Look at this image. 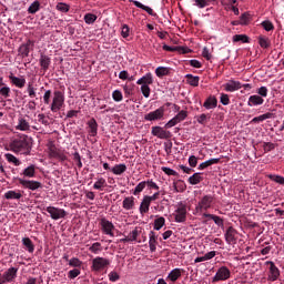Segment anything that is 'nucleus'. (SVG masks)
Listing matches in <instances>:
<instances>
[{
    "label": "nucleus",
    "instance_id": "obj_8",
    "mask_svg": "<svg viewBox=\"0 0 284 284\" xmlns=\"http://www.w3.org/2000/svg\"><path fill=\"white\" fill-rule=\"evenodd\" d=\"M45 211L48 212V214H50L53 221H59V219H65L68 216V212L60 207L48 206Z\"/></svg>",
    "mask_w": 284,
    "mask_h": 284
},
{
    "label": "nucleus",
    "instance_id": "obj_25",
    "mask_svg": "<svg viewBox=\"0 0 284 284\" xmlns=\"http://www.w3.org/2000/svg\"><path fill=\"white\" fill-rule=\"evenodd\" d=\"M138 85H152L154 83V78L152 77V73H146L141 79L136 81Z\"/></svg>",
    "mask_w": 284,
    "mask_h": 284
},
{
    "label": "nucleus",
    "instance_id": "obj_52",
    "mask_svg": "<svg viewBox=\"0 0 284 284\" xmlns=\"http://www.w3.org/2000/svg\"><path fill=\"white\" fill-rule=\"evenodd\" d=\"M112 99H113V101L119 103V102L123 101V93L119 90H114L112 93Z\"/></svg>",
    "mask_w": 284,
    "mask_h": 284
},
{
    "label": "nucleus",
    "instance_id": "obj_33",
    "mask_svg": "<svg viewBox=\"0 0 284 284\" xmlns=\"http://www.w3.org/2000/svg\"><path fill=\"white\" fill-rule=\"evenodd\" d=\"M267 119H274V113L267 112L260 116H255L252 119V123H262L263 121H267Z\"/></svg>",
    "mask_w": 284,
    "mask_h": 284
},
{
    "label": "nucleus",
    "instance_id": "obj_59",
    "mask_svg": "<svg viewBox=\"0 0 284 284\" xmlns=\"http://www.w3.org/2000/svg\"><path fill=\"white\" fill-rule=\"evenodd\" d=\"M128 239L130 242L132 241H139V229L135 227L132 232L129 233Z\"/></svg>",
    "mask_w": 284,
    "mask_h": 284
},
{
    "label": "nucleus",
    "instance_id": "obj_64",
    "mask_svg": "<svg viewBox=\"0 0 284 284\" xmlns=\"http://www.w3.org/2000/svg\"><path fill=\"white\" fill-rule=\"evenodd\" d=\"M0 97H3L4 99H9L10 97V88L3 87L0 89Z\"/></svg>",
    "mask_w": 284,
    "mask_h": 284
},
{
    "label": "nucleus",
    "instance_id": "obj_45",
    "mask_svg": "<svg viewBox=\"0 0 284 284\" xmlns=\"http://www.w3.org/2000/svg\"><path fill=\"white\" fill-rule=\"evenodd\" d=\"M4 156L9 163H13V165L17 166L21 165V161H19V159H17V156H14L13 154L7 153Z\"/></svg>",
    "mask_w": 284,
    "mask_h": 284
},
{
    "label": "nucleus",
    "instance_id": "obj_5",
    "mask_svg": "<svg viewBox=\"0 0 284 284\" xmlns=\"http://www.w3.org/2000/svg\"><path fill=\"white\" fill-rule=\"evenodd\" d=\"M17 181L20 185H22V187H24V190H31L32 192L41 190V187H43V184H41V182L39 181L26 180L23 178H18Z\"/></svg>",
    "mask_w": 284,
    "mask_h": 284
},
{
    "label": "nucleus",
    "instance_id": "obj_19",
    "mask_svg": "<svg viewBox=\"0 0 284 284\" xmlns=\"http://www.w3.org/2000/svg\"><path fill=\"white\" fill-rule=\"evenodd\" d=\"M263 103H265V100L258 94L251 95L247 101L248 108H255L256 105H263Z\"/></svg>",
    "mask_w": 284,
    "mask_h": 284
},
{
    "label": "nucleus",
    "instance_id": "obj_63",
    "mask_svg": "<svg viewBox=\"0 0 284 284\" xmlns=\"http://www.w3.org/2000/svg\"><path fill=\"white\" fill-rule=\"evenodd\" d=\"M220 103H222V105H230V95L221 93Z\"/></svg>",
    "mask_w": 284,
    "mask_h": 284
},
{
    "label": "nucleus",
    "instance_id": "obj_32",
    "mask_svg": "<svg viewBox=\"0 0 284 284\" xmlns=\"http://www.w3.org/2000/svg\"><path fill=\"white\" fill-rule=\"evenodd\" d=\"M22 245H24V248L27 250V252H29V254L34 253V243H32V240H30V237H23Z\"/></svg>",
    "mask_w": 284,
    "mask_h": 284
},
{
    "label": "nucleus",
    "instance_id": "obj_11",
    "mask_svg": "<svg viewBox=\"0 0 284 284\" xmlns=\"http://www.w3.org/2000/svg\"><path fill=\"white\" fill-rule=\"evenodd\" d=\"M151 134L158 139H172V132L164 130L162 126H152Z\"/></svg>",
    "mask_w": 284,
    "mask_h": 284
},
{
    "label": "nucleus",
    "instance_id": "obj_37",
    "mask_svg": "<svg viewBox=\"0 0 284 284\" xmlns=\"http://www.w3.org/2000/svg\"><path fill=\"white\" fill-rule=\"evenodd\" d=\"M122 207L124 210H133L134 209V196H128L122 202Z\"/></svg>",
    "mask_w": 284,
    "mask_h": 284
},
{
    "label": "nucleus",
    "instance_id": "obj_13",
    "mask_svg": "<svg viewBox=\"0 0 284 284\" xmlns=\"http://www.w3.org/2000/svg\"><path fill=\"white\" fill-rule=\"evenodd\" d=\"M236 234H239V232L236 229H234V226H229L226 229L224 239L229 245H236Z\"/></svg>",
    "mask_w": 284,
    "mask_h": 284
},
{
    "label": "nucleus",
    "instance_id": "obj_16",
    "mask_svg": "<svg viewBox=\"0 0 284 284\" xmlns=\"http://www.w3.org/2000/svg\"><path fill=\"white\" fill-rule=\"evenodd\" d=\"M30 48H34V41H32V40H28L26 43L21 44L18 49V52L23 58L29 57Z\"/></svg>",
    "mask_w": 284,
    "mask_h": 284
},
{
    "label": "nucleus",
    "instance_id": "obj_4",
    "mask_svg": "<svg viewBox=\"0 0 284 284\" xmlns=\"http://www.w3.org/2000/svg\"><path fill=\"white\" fill-rule=\"evenodd\" d=\"M212 203H214V196L204 195L195 206V211L199 212H207L210 207H212Z\"/></svg>",
    "mask_w": 284,
    "mask_h": 284
},
{
    "label": "nucleus",
    "instance_id": "obj_42",
    "mask_svg": "<svg viewBox=\"0 0 284 284\" xmlns=\"http://www.w3.org/2000/svg\"><path fill=\"white\" fill-rule=\"evenodd\" d=\"M17 130H21L22 132H26V131L30 130V123H28V121H26V119L21 118V119H19Z\"/></svg>",
    "mask_w": 284,
    "mask_h": 284
},
{
    "label": "nucleus",
    "instance_id": "obj_10",
    "mask_svg": "<svg viewBox=\"0 0 284 284\" xmlns=\"http://www.w3.org/2000/svg\"><path fill=\"white\" fill-rule=\"evenodd\" d=\"M163 116H165V108L160 106L155 111L146 113L144 121H162Z\"/></svg>",
    "mask_w": 284,
    "mask_h": 284
},
{
    "label": "nucleus",
    "instance_id": "obj_26",
    "mask_svg": "<svg viewBox=\"0 0 284 284\" xmlns=\"http://www.w3.org/2000/svg\"><path fill=\"white\" fill-rule=\"evenodd\" d=\"M203 217L204 219H211V221H214V223H215V225H217V227H223V225H224L223 219L219 215H214V214H210V213H203Z\"/></svg>",
    "mask_w": 284,
    "mask_h": 284
},
{
    "label": "nucleus",
    "instance_id": "obj_24",
    "mask_svg": "<svg viewBox=\"0 0 284 284\" xmlns=\"http://www.w3.org/2000/svg\"><path fill=\"white\" fill-rule=\"evenodd\" d=\"M36 175H37V166H34V164L29 165L21 173V176H24L27 179H34Z\"/></svg>",
    "mask_w": 284,
    "mask_h": 284
},
{
    "label": "nucleus",
    "instance_id": "obj_21",
    "mask_svg": "<svg viewBox=\"0 0 284 284\" xmlns=\"http://www.w3.org/2000/svg\"><path fill=\"white\" fill-rule=\"evenodd\" d=\"M4 199H7V201H19L20 199H23V194L21 193V191H7L4 193Z\"/></svg>",
    "mask_w": 284,
    "mask_h": 284
},
{
    "label": "nucleus",
    "instance_id": "obj_51",
    "mask_svg": "<svg viewBox=\"0 0 284 284\" xmlns=\"http://www.w3.org/2000/svg\"><path fill=\"white\" fill-rule=\"evenodd\" d=\"M175 119L179 123H181L182 121H185L187 119V111L185 110L179 111V113L175 115Z\"/></svg>",
    "mask_w": 284,
    "mask_h": 284
},
{
    "label": "nucleus",
    "instance_id": "obj_57",
    "mask_svg": "<svg viewBox=\"0 0 284 284\" xmlns=\"http://www.w3.org/2000/svg\"><path fill=\"white\" fill-rule=\"evenodd\" d=\"M162 172H164V174H166L168 176H179V173L168 166H162L161 168Z\"/></svg>",
    "mask_w": 284,
    "mask_h": 284
},
{
    "label": "nucleus",
    "instance_id": "obj_53",
    "mask_svg": "<svg viewBox=\"0 0 284 284\" xmlns=\"http://www.w3.org/2000/svg\"><path fill=\"white\" fill-rule=\"evenodd\" d=\"M197 123H200V125H205V123H207V121H210V115L202 113L201 115H199L196 118Z\"/></svg>",
    "mask_w": 284,
    "mask_h": 284
},
{
    "label": "nucleus",
    "instance_id": "obj_27",
    "mask_svg": "<svg viewBox=\"0 0 284 284\" xmlns=\"http://www.w3.org/2000/svg\"><path fill=\"white\" fill-rule=\"evenodd\" d=\"M219 163H221V158H213V159H210L205 162H202L199 165L197 170H205V169L210 168L211 165H216Z\"/></svg>",
    "mask_w": 284,
    "mask_h": 284
},
{
    "label": "nucleus",
    "instance_id": "obj_30",
    "mask_svg": "<svg viewBox=\"0 0 284 284\" xmlns=\"http://www.w3.org/2000/svg\"><path fill=\"white\" fill-rule=\"evenodd\" d=\"M216 105H219V100H216L215 97H209L205 100L203 108H205L206 110H213V108H216Z\"/></svg>",
    "mask_w": 284,
    "mask_h": 284
},
{
    "label": "nucleus",
    "instance_id": "obj_31",
    "mask_svg": "<svg viewBox=\"0 0 284 284\" xmlns=\"http://www.w3.org/2000/svg\"><path fill=\"white\" fill-rule=\"evenodd\" d=\"M181 274H183L182 268H174L169 273L168 278L169 281H172V283H175V281H179V278H181Z\"/></svg>",
    "mask_w": 284,
    "mask_h": 284
},
{
    "label": "nucleus",
    "instance_id": "obj_40",
    "mask_svg": "<svg viewBox=\"0 0 284 284\" xmlns=\"http://www.w3.org/2000/svg\"><path fill=\"white\" fill-rule=\"evenodd\" d=\"M39 10H41V2H39V0H36L33 3L30 4V7L28 8V13L29 14H37V12H39Z\"/></svg>",
    "mask_w": 284,
    "mask_h": 284
},
{
    "label": "nucleus",
    "instance_id": "obj_38",
    "mask_svg": "<svg viewBox=\"0 0 284 284\" xmlns=\"http://www.w3.org/2000/svg\"><path fill=\"white\" fill-rule=\"evenodd\" d=\"M128 166L125 164H115L114 168L111 169L116 176H121L124 172H126Z\"/></svg>",
    "mask_w": 284,
    "mask_h": 284
},
{
    "label": "nucleus",
    "instance_id": "obj_2",
    "mask_svg": "<svg viewBox=\"0 0 284 284\" xmlns=\"http://www.w3.org/2000/svg\"><path fill=\"white\" fill-rule=\"evenodd\" d=\"M64 104L65 95L59 90L54 91L52 103L50 106L51 112H59V110H61V108H63Z\"/></svg>",
    "mask_w": 284,
    "mask_h": 284
},
{
    "label": "nucleus",
    "instance_id": "obj_44",
    "mask_svg": "<svg viewBox=\"0 0 284 284\" xmlns=\"http://www.w3.org/2000/svg\"><path fill=\"white\" fill-rule=\"evenodd\" d=\"M89 252H92V254H100V252H103V247L101 246V243L95 242L89 247Z\"/></svg>",
    "mask_w": 284,
    "mask_h": 284
},
{
    "label": "nucleus",
    "instance_id": "obj_49",
    "mask_svg": "<svg viewBox=\"0 0 284 284\" xmlns=\"http://www.w3.org/2000/svg\"><path fill=\"white\" fill-rule=\"evenodd\" d=\"M125 97H130L134 93V83L125 84L123 87Z\"/></svg>",
    "mask_w": 284,
    "mask_h": 284
},
{
    "label": "nucleus",
    "instance_id": "obj_47",
    "mask_svg": "<svg viewBox=\"0 0 284 284\" xmlns=\"http://www.w3.org/2000/svg\"><path fill=\"white\" fill-rule=\"evenodd\" d=\"M163 225H165V217L160 216L154 220V230L159 231Z\"/></svg>",
    "mask_w": 284,
    "mask_h": 284
},
{
    "label": "nucleus",
    "instance_id": "obj_60",
    "mask_svg": "<svg viewBox=\"0 0 284 284\" xmlns=\"http://www.w3.org/2000/svg\"><path fill=\"white\" fill-rule=\"evenodd\" d=\"M257 97H261L262 99L267 98V92H270V90H267V87H261L257 89Z\"/></svg>",
    "mask_w": 284,
    "mask_h": 284
},
{
    "label": "nucleus",
    "instance_id": "obj_36",
    "mask_svg": "<svg viewBox=\"0 0 284 284\" xmlns=\"http://www.w3.org/2000/svg\"><path fill=\"white\" fill-rule=\"evenodd\" d=\"M203 181V173H194L189 178L190 185H199Z\"/></svg>",
    "mask_w": 284,
    "mask_h": 284
},
{
    "label": "nucleus",
    "instance_id": "obj_43",
    "mask_svg": "<svg viewBox=\"0 0 284 284\" xmlns=\"http://www.w3.org/2000/svg\"><path fill=\"white\" fill-rule=\"evenodd\" d=\"M55 10H58V12L68 13V12H70V4H68L65 2H59L55 6Z\"/></svg>",
    "mask_w": 284,
    "mask_h": 284
},
{
    "label": "nucleus",
    "instance_id": "obj_7",
    "mask_svg": "<svg viewBox=\"0 0 284 284\" xmlns=\"http://www.w3.org/2000/svg\"><path fill=\"white\" fill-rule=\"evenodd\" d=\"M175 223H185L187 221V206L183 203L178 205L174 214Z\"/></svg>",
    "mask_w": 284,
    "mask_h": 284
},
{
    "label": "nucleus",
    "instance_id": "obj_12",
    "mask_svg": "<svg viewBox=\"0 0 284 284\" xmlns=\"http://www.w3.org/2000/svg\"><path fill=\"white\" fill-rule=\"evenodd\" d=\"M265 264L270 265L268 281H272V282L278 281V276H281V271L278 270L276 264H274V262H272V261H267Z\"/></svg>",
    "mask_w": 284,
    "mask_h": 284
},
{
    "label": "nucleus",
    "instance_id": "obj_46",
    "mask_svg": "<svg viewBox=\"0 0 284 284\" xmlns=\"http://www.w3.org/2000/svg\"><path fill=\"white\" fill-rule=\"evenodd\" d=\"M233 41L234 43H239V41H241L242 43H248L250 38L245 34H235L233 37Z\"/></svg>",
    "mask_w": 284,
    "mask_h": 284
},
{
    "label": "nucleus",
    "instance_id": "obj_1",
    "mask_svg": "<svg viewBox=\"0 0 284 284\" xmlns=\"http://www.w3.org/2000/svg\"><path fill=\"white\" fill-rule=\"evenodd\" d=\"M10 149L16 154H24L28 156L30 150H32V139L28 138V135L16 139L10 143Z\"/></svg>",
    "mask_w": 284,
    "mask_h": 284
},
{
    "label": "nucleus",
    "instance_id": "obj_28",
    "mask_svg": "<svg viewBox=\"0 0 284 284\" xmlns=\"http://www.w3.org/2000/svg\"><path fill=\"white\" fill-rule=\"evenodd\" d=\"M149 247H150V252H156V241H158V236L156 233H154V231H151L149 233Z\"/></svg>",
    "mask_w": 284,
    "mask_h": 284
},
{
    "label": "nucleus",
    "instance_id": "obj_34",
    "mask_svg": "<svg viewBox=\"0 0 284 284\" xmlns=\"http://www.w3.org/2000/svg\"><path fill=\"white\" fill-rule=\"evenodd\" d=\"M257 41L260 47L263 48L264 50H267V48L272 45V41L270 40V38L265 36H258Z\"/></svg>",
    "mask_w": 284,
    "mask_h": 284
},
{
    "label": "nucleus",
    "instance_id": "obj_29",
    "mask_svg": "<svg viewBox=\"0 0 284 284\" xmlns=\"http://www.w3.org/2000/svg\"><path fill=\"white\" fill-rule=\"evenodd\" d=\"M152 204V202L145 197V195L143 196V200L140 204V214H148L150 212V205Z\"/></svg>",
    "mask_w": 284,
    "mask_h": 284
},
{
    "label": "nucleus",
    "instance_id": "obj_6",
    "mask_svg": "<svg viewBox=\"0 0 284 284\" xmlns=\"http://www.w3.org/2000/svg\"><path fill=\"white\" fill-rule=\"evenodd\" d=\"M232 276V272L227 266H221L212 278V283H219L220 281H227Z\"/></svg>",
    "mask_w": 284,
    "mask_h": 284
},
{
    "label": "nucleus",
    "instance_id": "obj_22",
    "mask_svg": "<svg viewBox=\"0 0 284 284\" xmlns=\"http://www.w3.org/2000/svg\"><path fill=\"white\" fill-rule=\"evenodd\" d=\"M39 63H40V67L42 68L43 72H48V70L50 69V64L52 63V59H50L48 55L41 53Z\"/></svg>",
    "mask_w": 284,
    "mask_h": 284
},
{
    "label": "nucleus",
    "instance_id": "obj_23",
    "mask_svg": "<svg viewBox=\"0 0 284 284\" xmlns=\"http://www.w3.org/2000/svg\"><path fill=\"white\" fill-rule=\"evenodd\" d=\"M131 3H133L135 8H140L141 10H144V12H148V14H150L151 17H156V12H154L152 8L141 3L140 1L131 0Z\"/></svg>",
    "mask_w": 284,
    "mask_h": 284
},
{
    "label": "nucleus",
    "instance_id": "obj_41",
    "mask_svg": "<svg viewBox=\"0 0 284 284\" xmlns=\"http://www.w3.org/2000/svg\"><path fill=\"white\" fill-rule=\"evenodd\" d=\"M103 187H108V182L105 179L100 178L98 181L93 184V190H101L103 191Z\"/></svg>",
    "mask_w": 284,
    "mask_h": 284
},
{
    "label": "nucleus",
    "instance_id": "obj_55",
    "mask_svg": "<svg viewBox=\"0 0 284 284\" xmlns=\"http://www.w3.org/2000/svg\"><path fill=\"white\" fill-rule=\"evenodd\" d=\"M251 16L250 13H243L241 17H240V23L241 26H247V23H250L251 21Z\"/></svg>",
    "mask_w": 284,
    "mask_h": 284
},
{
    "label": "nucleus",
    "instance_id": "obj_62",
    "mask_svg": "<svg viewBox=\"0 0 284 284\" xmlns=\"http://www.w3.org/2000/svg\"><path fill=\"white\" fill-rule=\"evenodd\" d=\"M194 1L197 8L203 9V8H207V6H210L212 0H194Z\"/></svg>",
    "mask_w": 284,
    "mask_h": 284
},
{
    "label": "nucleus",
    "instance_id": "obj_54",
    "mask_svg": "<svg viewBox=\"0 0 284 284\" xmlns=\"http://www.w3.org/2000/svg\"><path fill=\"white\" fill-rule=\"evenodd\" d=\"M145 185H146V182H145V181L140 182V183L135 186V189H134V191H133L134 196H139V193H140V192H143V189L145 187Z\"/></svg>",
    "mask_w": 284,
    "mask_h": 284
},
{
    "label": "nucleus",
    "instance_id": "obj_58",
    "mask_svg": "<svg viewBox=\"0 0 284 284\" xmlns=\"http://www.w3.org/2000/svg\"><path fill=\"white\" fill-rule=\"evenodd\" d=\"M141 92L145 99H150V92H152V90L150 89V85L141 84Z\"/></svg>",
    "mask_w": 284,
    "mask_h": 284
},
{
    "label": "nucleus",
    "instance_id": "obj_20",
    "mask_svg": "<svg viewBox=\"0 0 284 284\" xmlns=\"http://www.w3.org/2000/svg\"><path fill=\"white\" fill-rule=\"evenodd\" d=\"M88 128H89V134L90 136H97V134H99V123H97V120L94 118H92L88 123H87Z\"/></svg>",
    "mask_w": 284,
    "mask_h": 284
},
{
    "label": "nucleus",
    "instance_id": "obj_56",
    "mask_svg": "<svg viewBox=\"0 0 284 284\" xmlns=\"http://www.w3.org/2000/svg\"><path fill=\"white\" fill-rule=\"evenodd\" d=\"M262 28H264L266 32H272V30H274V23H272L270 20H265L262 22Z\"/></svg>",
    "mask_w": 284,
    "mask_h": 284
},
{
    "label": "nucleus",
    "instance_id": "obj_17",
    "mask_svg": "<svg viewBox=\"0 0 284 284\" xmlns=\"http://www.w3.org/2000/svg\"><path fill=\"white\" fill-rule=\"evenodd\" d=\"M223 87L225 92H236L237 90H241V88H243V84L240 81L230 80Z\"/></svg>",
    "mask_w": 284,
    "mask_h": 284
},
{
    "label": "nucleus",
    "instance_id": "obj_50",
    "mask_svg": "<svg viewBox=\"0 0 284 284\" xmlns=\"http://www.w3.org/2000/svg\"><path fill=\"white\" fill-rule=\"evenodd\" d=\"M84 21H85V23H88V26H92V23H94V21H97V16L94 13H87L84 16Z\"/></svg>",
    "mask_w": 284,
    "mask_h": 284
},
{
    "label": "nucleus",
    "instance_id": "obj_9",
    "mask_svg": "<svg viewBox=\"0 0 284 284\" xmlns=\"http://www.w3.org/2000/svg\"><path fill=\"white\" fill-rule=\"evenodd\" d=\"M110 265V260L105 257H95L92 260V266L91 270L93 272H101V270H105Z\"/></svg>",
    "mask_w": 284,
    "mask_h": 284
},
{
    "label": "nucleus",
    "instance_id": "obj_39",
    "mask_svg": "<svg viewBox=\"0 0 284 284\" xmlns=\"http://www.w3.org/2000/svg\"><path fill=\"white\" fill-rule=\"evenodd\" d=\"M155 74H156V77H159V79H163V77H169L170 68H168V67H158L155 69Z\"/></svg>",
    "mask_w": 284,
    "mask_h": 284
},
{
    "label": "nucleus",
    "instance_id": "obj_18",
    "mask_svg": "<svg viewBox=\"0 0 284 284\" xmlns=\"http://www.w3.org/2000/svg\"><path fill=\"white\" fill-rule=\"evenodd\" d=\"M9 81L12 83V85H16V88H26V78L23 77L18 78L14 75V73H10Z\"/></svg>",
    "mask_w": 284,
    "mask_h": 284
},
{
    "label": "nucleus",
    "instance_id": "obj_61",
    "mask_svg": "<svg viewBox=\"0 0 284 284\" xmlns=\"http://www.w3.org/2000/svg\"><path fill=\"white\" fill-rule=\"evenodd\" d=\"M69 265L71 267H81V265H83V262H81V260H79L78 257H72L70 261H69Z\"/></svg>",
    "mask_w": 284,
    "mask_h": 284
},
{
    "label": "nucleus",
    "instance_id": "obj_3",
    "mask_svg": "<svg viewBox=\"0 0 284 284\" xmlns=\"http://www.w3.org/2000/svg\"><path fill=\"white\" fill-rule=\"evenodd\" d=\"M48 151L50 159H58V161H65L68 159V155H65V152H63L61 149L57 148L54 142L48 143Z\"/></svg>",
    "mask_w": 284,
    "mask_h": 284
},
{
    "label": "nucleus",
    "instance_id": "obj_35",
    "mask_svg": "<svg viewBox=\"0 0 284 284\" xmlns=\"http://www.w3.org/2000/svg\"><path fill=\"white\" fill-rule=\"evenodd\" d=\"M185 78L189 85H192L193 88H199V81H201V78H199V75L186 74Z\"/></svg>",
    "mask_w": 284,
    "mask_h": 284
},
{
    "label": "nucleus",
    "instance_id": "obj_14",
    "mask_svg": "<svg viewBox=\"0 0 284 284\" xmlns=\"http://www.w3.org/2000/svg\"><path fill=\"white\" fill-rule=\"evenodd\" d=\"M19 272V268L17 267H9L3 274L2 280L6 283H13V281L17 280V273Z\"/></svg>",
    "mask_w": 284,
    "mask_h": 284
},
{
    "label": "nucleus",
    "instance_id": "obj_48",
    "mask_svg": "<svg viewBox=\"0 0 284 284\" xmlns=\"http://www.w3.org/2000/svg\"><path fill=\"white\" fill-rule=\"evenodd\" d=\"M271 181H274V183H278L280 185H284V178L276 174H268L267 175Z\"/></svg>",
    "mask_w": 284,
    "mask_h": 284
},
{
    "label": "nucleus",
    "instance_id": "obj_15",
    "mask_svg": "<svg viewBox=\"0 0 284 284\" xmlns=\"http://www.w3.org/2000/svg\"><path fill=\"white\" fill-rule=\"evenodd\" d=\"M100 225L102 227V232H104L106 235L109 236H114V224L112 222H110L109 220H106L105 217H103L100 221Z\"/></svg>",
    "mask_w": 284,
    "mask_h": 284
}]
</instances>
